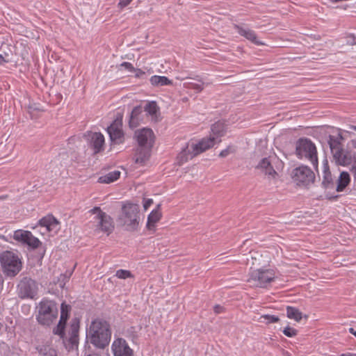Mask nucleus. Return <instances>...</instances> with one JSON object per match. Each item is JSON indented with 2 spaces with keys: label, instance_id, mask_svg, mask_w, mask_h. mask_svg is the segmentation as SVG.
Segmentation results:
<instances>
[{
  "label": "nucleus",
  "instance_id": "obj_36",
  "mask_svg": "<svg viewBox=\"0 0 356 356\" xmlns=\"http://www.w3.org/2000/svg\"><path fill=\"white\" fill-rule=\"evenodd\" d=\"M283 333L288 337H293L296 336L298 331L293 327L287 326L284 329Z\"/></svg>",
  "mask_w": 356,
  "mask_h": 356
},
{
  "label": "nucleus",
  "instance_id": "obj_32",
  "mask_svg": "<svg viewBox=\"0 0 356 356\" xmlns=\"http://www.w3.org/2000/svg\"><path fill=\"white\" fill-rule=\"evenodd\" d=\"M113 224H97L95 230L106 232L108 234L113 231Z\"/></svg>",
  "mask_w": 356,
  "mask_h": 356
},
{
  "label": "nucleus",
  "instance_id": "obj_19",
  "mask_svg": "<svg viewBox=\"0 0 356 356\" xmlns=\"http://www.w3.org/2000/svg\"><path fill=\"white\" fill-rule=\"evenodd\" d=\"M235 28L236 29L238 33L241 35L245 37L246 39L251 41L254 44H255L257 45H264L265 44V43L259 41L257 39V35L254 31L250 30V29H243L238 25H236Z\"/></svg>",
  "mask_w": 356,
  "mask_h": 356
},
{
  "label": "nucleus",
  "instance_id": "obj_49",
  "mask_svg": "<svg viewBox=\"0 0 356 356\" xmlns=\"http://www.w3.org/2000/svg\"><path fill=\"white\" fill-rule=\"evenodd\" d=\"M349 332L353 334L356 337V330H355L353 328L350 327L349 329Z\"/></svg>",
  "mask_w": 356,
  "mask_h": 356
},
{
  "label": "nucleus",
  "instance_id": "obj_12",
  "mask_svg": "<svg viewBox=\"0 0 356 356\" xmlns=\"http://www.w3.org/2000/svg\"><path fill=\"white\" fill-rule=\"evenodd\" d=\"M193 147H195L193 141H189L179 153L177 156V162L179 165H183L198 155L196 149L192 148Z\"/></svg>",
  "mask_w": 356,
  "mask_h": 356
},
{
  "label": "nucleus",
  "instance_id": "obj_4",
  "mask_svg": "<svg viewBox=\"0 0 356 356\" xmlns=\"http://www.w3.org/2000/svg\"><path fill=\"white\" fill-rule=\"evenodd\" d=\"M58 310L56 303L51 300H44L40 303L37 320L43 325H50L56 318Z\"/></svg>",
  "mask_w": 356,
  "mask_h": 356
},
{
  "label": "nucleus",
  "instance_id": "obj_35",
  "mask_svg": "<svg viewBox=\"0 0 356 356\" xmlns=\"http://www.w3.org/2000/svg\"><path fill=\"white\" fill-rule=\"evenodd\" d=\"M115 276L120 279H127L128 277H132L133 275L129 270L120 269L116 271Z\"/></svg>",
  "mask_w": 356,
  "mask_h": 356
},
{
  "label": "nucleus",
  "instance_id": "obj_23",
  "mask_svg": "<svg viewBox=\"0 0 356 356\" xmlns=\"http://www.w3.org/2000/svg\"><path fill=\"white\" fill-rule=\"evenodd\" d=\"M141 113L142 108L140 106H136L131 111L129 120L130 127L135 128L139 125Z\"/></svg>",
  "mask_w": 356,
  "mask_h": 356
},
{
  "label": "nucleus",
  "instance_id": "obj_27",
  "mask_svg": "<svg viewBox=\"0 0 356 356\" xmlns=\"http://www.w3.org/2000/svg\"><path fill=\"white\" fill-rule=\"evenodd\" d=\"M286 316L289 318L294 319L296 321L299 322L302 318V314L298 309L288 306L286 307Z\"/></svg>",
  "mask_w": 356,
  "mask_h": 356
},
{
  "label": "nucleus",
  "instance_id": "obj_5",
  "mask_svg": "<svg viewBox=\"0 0 356 356\" xmlns=\"http://www.w3.org/2000/svg\"><path fill=\"white\" fill-rule=\"evenodd\" d=\"M330 147L333 158L338 165L346 166L351 163L352 154L343 149V145L338 139L331 138Z\"/></svg>",
  "mask_w": 356,
  "mask_h": 356
},
{
  "label": "nucleus",
  "instance_id": "obj_37",
  "mask_svg": "<svg viewBox=\"0 0 356 356\" xmlns=\"http://www.w3.org/2000/svg\"><path fill=\"white\" fill-rule=\"evenodd\" d=\"M38 222H58L56 218L52 214H47L42 218Z\"/></svg>",
  "mask_w": 356,
  "mask_h": 356
},
{
  "label": "nucleus",
  "instance_id": "obj_50",
  "mask_svg": "<svg viewBox=\"0 0 356 356\" xmlns=\"http://www.w3.org/2000/svg\"><path fill=\"white\" fill-rule=\"evenodd\" d=\"M6 62V60L3 56L0 55V65Z\"/></svg>",
  "mask_w": 356,
  "mask_h": 356
},
{
  "label": "nucleus",
  "instance_id": "obj_8",
  "mask_svg": "<svg viewBox=\"0 0 356 356\" xmlns=\"http://www.w3.org/2000/svg\"><path fill=\"white\" fill-rule=\"evenodd\" d=\"M13 237L16 241L22 245H26L32 249L38 248L41 245L39 239L29 231L17 229L14 232Z\"/></svg>",
  "mask_w": 356,
  "mask_h": 356
},
{
  "label": "nucleus",
  "instance_id": "obj_53",
  "mask_svg": "<svg viewBox=\"0 0 356 356\" xmlns=\"http://www.w3.org/2000/svg\"><path fill=\"white\" fill-rule=\"evenodd\" d=\"M350 128L351 129H353V130L356 131V126H355V125H350Z\"/></svg>",
  "mask_w": 356,
  "mask_h": 356
},
{
  "label": "nucleus",
  "instance_id": "obj_17",
  "mask_svg": "<svg viewBox=\"0 0 356 356\" xmlns=\"http://www.w3.org/2000/svg\"><path fill=\"white\" fill-rule=\"evenodd\" d=\"M216 138L214 136H209V137L203 138L197 141H193L197 154H200L207 150L212 148L216 143Z\"/></svg>",
  "mask_w": 356,
  "mask_h": 356
},
{
  "label": "nucleus",
  "instance_id": "obj_20",
  "mask_svg": "<svg viewBox=\"0 0 356 356\" xmlns=\"http://www.w3.org/2000/svg\"><path fill=\"white\" fill-rule=\"evenodd\" d=\"M258 168L270 177L275 178L277 175V172L274 170L268 158H264L261 159L258 165Z\"/></svg>",
  "mask_w": 356,
  "mask_h": 356
},
{
  "label": "nucleus",
  "instance_id": "obj_26",
  "mask_svg": "<svg viewBox=\"0 0 356 356\" xmlns=\"http://www.w3.org/2000/svg\"><path fill=\"white\" fill-rule=\"evenodd\" d=\"M225 133V124L221 122H217L213 124L211 127V136H214L216 138V140L222 136Z\"/></svg>",
  "mask_w": 356,
  "mask_h": 356
},
{
  "label": "nucleus",
  "instance_id": "obj_22",
  "mask_svg": "<svg viewBox=\"0 0 356 356\" xmlns=\"http://www.w3.org/2000/svg\"><path fill=\"white\" fill-rule=\"evenodd\" d=\"M78 331H79V323L74 321L71 325V336L69 339V343L71 346L69 349H73L78 346Z\"/></svg>",
  "mask_w": 356,
  "mask_h": 356
},
{
  "label": "nucleus",
  "instance_id": "obj_3",
  "mask_svg": "<svg viewBox=\"0 0 356 356\" xmlns=\"http://www.w3.org/2000/svg\"><path fill=\"white\" fill-rule=\"evenodd\" d=\"M296 151L298 158L308 160L314 168H317V150L316 145L310 140L300 139L297 143Z\"/></svg>",
  "mask_w": 356,
  "mask_h": 356
},
{
  "label": "nucleus",
  "instance_id": "obj_48",
  "mask_svg": "<svg viewBox=\"0 0 356 356\" xmlns=\"http://www.w3.org/2000/svg\"><path fill=\"white\" fill-rule=\"evenodd\" d=\"M350 143H351L353 147L356 149V139L351 140Z\"/></svg>",
  "mask_w": 356,
  "mask_h": 356
},
{
  "label": "nucleus",
  "instance_id": "obj_44",
  "mask_svg": "<svg viewBox=\"0 0 356 356\" xmlns=\"http://www.w3.org/2000/svg\"><path fill=\"white\" fill-rule=\"evenodd\" d=\"M223 310V307L219 305H217L214 307V312L216 314H220Z\"/></svg>",
  "mask_w": 356,
  "mask_h": 356
},
{
  "label": "nucleus",
  "instance_id": "obj_30",
  "mask_svg": "<svg viewBox=\"0 0 356 356\" xmlns=\"http://www.w3.org/2000/svg\"><path fill=\"white\" fill-rule=\"evenodd\" d=\"M161 218V212L160 206L158 205L155 209H154L148 216L147 222H157Z\"/></svg>",
  "mask_w": 356,
  "mask_h": 356
},
{
  "label": "nucleus",
  "instance_id": "obj_55",
  "mask_svg": "<svg viewBox=\"0 0 356 356\" xmlns=\"http://www.w3.org/2000/svg\"><path fill=\"white\" fill-rule=\"evenodd\" d=\"M5 199V197L4 196H1L0 197V200H4Z\"/></svg>",
  "mask_w": 356,
  "mask_h": 356
},
{
  "label": "nucleus",
  "instance_id": "obj_52",
  "mask_svg": "<svg viewBox=\"0 0 356 356\" xmlns=\"http://www.w3.org/2000/svg\"><path fill=\"white\" fill-rule=\"evenodd\" d=\"M341 356H356V354H355V353H347V354H343Z\"/></svg>",
  "mask_w": 356,
  "mask_h": 356
},
{
  "label": "nucleus",
  "instance_id": "obj_41",
  "mask_svg": "<svg viewBox=\"0 0 356 356\" xmlns=\"http://www.w3.org/2000/svg\"><path fill=\"white\" fill-rule=\"evenodd\" d=\"M153 200L151 198L144 199L143 200V208L145 211H147L152 204Z\"/></svg>",
  "mask_w": 356,
  "mask_h": 356
},
{
  "label": "nucleus",
  "instance_id": "obj_43",
  "mask_svg": "<svg viewBox=\"0 0 356 356\" xmlns=\"http://www.w3.org/2000/svg\"><path fill=\"white\" fill-rule=\"evenodd\" d=\"M131 1L132 0H120L118 6L120 8H123L127 6Z\"/></svg>",
  "mask_w": 356,
  "mask_h": 356
},
{
  "label": "nucleus",
  "instance_id": "obj_6",
  "mask_svg": "<svg viewBox=\"0 0 356 356\" xmlns=\"http://www.w3.org/2000/svg\"><path fill=\"white\" fill-rule=\"evenodd\" d=\"M274 278L275 275L272 270L257 269L250 273L248 282L250 286L266 287Z\"/></svg>",
  "mask_w": 356,
  "mask_h": 356
},
{
  "label": "nucleus",
  "instance_id": "obj_21",
  "mask_svg": "<svg viewBox=\"0 0 356 356\" xmlns=\"http://www.w3.org/2000/svg\"><path fill=\"white\" fill-rule=\"evenodd\" d=\"M350 182V175L347 172H342L340 173L337 180V191L341 192Z\"/></svg>",
  "mask_w": 356,
  "mask_h": 356
},
{
  "label": "nucleus",
  "instance_id": "obj_16",
  "mask_svg": "<svg viewBox=\"0 0 356 356\" xmlns=\"http://www.w3.org/2000/svg\"><path fill=\"white\" fill-rule=\"evenodd\" d=\"M108 133L112 142L116 144L124 143V133L120 124L115 122L108 127Z\"/></svg>",
  "mask_w": 356,
  "mask_h": 356
},
{
  "label": "nucleus",
  "instance_id": "obj_34",
  "mask_svg": "<svg viewBox=\"0 0 356 356\" xmlns=\"http://www.w3.org/2000/svg\"><path fill=\"white\" fill-rule=\"evenodd\" d=\"M184 86L188 89L195 90L197 92H201L204 89L203 84H199L192 82L184 83Z\"/></svg>",
  "mask_w": 356,
  "mask_h": 356
},
{
  "label": "nucleus",
  "instance_id": "obj_9",
  "mask_svg": "<svg viewBox=\"0 0 356 356\" xmlns=\"http://www.w3.org/2000/svg\"><path fill=\"white\" fill-rule=\"evenodd\" d=\"M85 137L88 141L89 147L95 154H99L104 150L105 138L100 132H88Z\"/></svg>",
  "mask_w": 356,
  "mask_h": 356
},
{
  "label": "nucleus",
  "instance_id": "obj_15",
  "mask_svg": "<svg viewBox=\"0 0 356 356\" xmlns=\"http://www.w3.org/2000/svg\"><path fill=\"white\" fill-rule=\"evenodd\" d=\"M152 149V148L138 146L134 155L135 163L144 165L151 157Z\"/></svg>",
  "mask_w": 356,
  "mask_h": 356
},
{
  "label": "nucleus",
  "instance_id": "obj_33",
  "mask_svg": "<svg viewBox=\"0 0 356 356\" xmlns=\"http://www.w3.org/2000/svg\"><path fill=\"white\" fill-rule=\"evenodd\" d=\"M266 323H276L279 321V318L277 316H275L274 315H269V314H265L260 316L259 321L260 322H265Z\"/></svg>",
  "mask_w": 356,
  "mask_h": 356
},
{
  "label": "nucleus",
  "instance_id": "obj_29",
  "mask_svg": "<svg viewBox=\"0 0 356 356\" xmlns=\"http://www.w3.org/2000/svg\"><path fill=\"white\" fill-rule=\"evenodd\" d=\"M88 213L90 215H95V220L98 222H105L106 220V214L103 212L100 207H95L93 209H90Z\"/></svg>",
  "mask_w": 356,
  "mask_h": 356
},
{
  "label": "nucleus",
  "instance_id": "obj_31",
  "mask_svg": "<svg viewBox=\"0 0 356 356\" xmlns=\"http://www.w3.org/2000/svg\"><path fill=\"white\" fill-rule=\"evenodd\" d=\"M145 111L152 116H156L159 107L155 102H149L145 107Z\"/></svg>",
  "mask_w": 356,
  "mask_h": 356
},
{
  "label": "nucleus",
  "instance_id": "obj_39",
  "mask_svg": "<svg viewBox=\"0 0 356 356\" xmlns=\"http://www.w3.org/2000/svg\"><path fill=\"white\" fill-rule=\"evenodd\" d=\"M121 67H124L125 70H128L129 72H134L135 70V67L134 65L129 63V62H123L120 65Z\"/></svg>",
  "mask_w": 356,
  "mask_h": 356
},
{
  "label": "nucleus",
  "instance_id": "obj_10",
  "mask_svg": "<svg viewBox=\"0 0 356 356\" xmlns=\"http://www.w3.org/2000/svg\"><path fill=\"white\" fill-rule=\"evenodd\" d=\"M18 293L20 298H33L37 292L36 282L28 277H24L18 284Z\"/></svg>",
  "mask_w": 356,
  "mask_h": 356
},
{
  "label": "nucleus",
  "instance_id": "obj_13",
  "mask_svg": "<svg viewBox=\"0 0 356 356\" xmlns=\"http://www.w3.org/2000/svg\"><path fill=\"white\" fill-rule=\"evenodd\" d=\"M112 350L114 356H133V350L122 338H118L113 341Z\"/></svg>",
  "mask_w": 356,
  "mask_h": 356
},
{
  "label": "nucleus",
  "instance_id": "obj_40",
  "mask_svg": "<svg viewBox=\"0 0 356 356\" xmlns=\"http://www.w3.org/2000/svg\"><path fill=\"white\" fill-rule=\"evenodd\" d=\"M122 225L124 227V229L127 231H134L137 229V226L138 224H122Z\"/></svg>",
  "mask_w": 356,
  "mask_h": 356
},
{
  "label": "nucleus",
  "instance_id": "obj_51",
  "mask_svg": "<svg viewBox=\"0 0 356 356\" xmlns=\"http://www.w3.org/2000/svg\"><path fill=\"white\" fill-rule=\"evenodd\" d=\"M3 283V279L2 275L0 274V289H1V288H2Z\"/></svg>",
  "mask_w": 356,
  "mask_h": 356
},
{
  "label": "nucleus",
  "instance_id": "obj_54",
  "mask_svg": "<svg viewBox=\"0 0 356 356\" xmlns=\"http://www.w3.org/2000/svg\"><path fill=\"white\" fill-rule=\"evenodd\" d=\"M339 137L340 138V139H343V137L341 134H339Z\"/></svg>",
  "mask_w": 356,
  "mask_h": 356
},
{
  "label": "nucleus",
  "instance_id": "obj_14",
  "mask_svg": "<svg viewBox=\"0 0 356 356\" xmlns=\"http://www.w3.org/2000/svg\"><path fill=\"white\" fill-rule=\"evenodd\" d=\"M71 309L70 305L63 302L60 306V318L57 327L54 329V332L56 334L63 337L64 334V328L66 322L69 318V312Z\"/></svg>",
  "mask_w": 356,
  "mask_h": 356
},
{
  "label": "nucleus",
  "instance_id": "obj_24",
  "mask_svg": "<svg viewBox=\"0 0 356 356\" xmlns=\"http://www.w3.org/2000/svg\"><path fill=\"white\" fill-rule=\"evenodd\" d=\"M120 172L114 170L98 178V182L101 184H111L118 180L120 177Z\"/></svg>",
  "mask_w": 356,
  "mask_h": 356
},
{
  "label": "nucleus",
  "instance_id": "obj_46",
  "mask_svg": "<svg viewBox=\"0 0 356 356\" xmlns=\"http://www.w3.org/2000/svg\"><path fill=\"white\" fill-rule=\"evenodd\" d=\"M145 227L149 231H154L156 224H146Z\"/></svg>",
  "mask_w": 356,
  "mask_h": 356
},
{
  "label": "nucleus",
  "instance_id": "obj_45",
  "mask_svg": "<svg viewBox=\"0 0 356 356\" xmlns=\"http://www.w3.org/2000/svg\"><path fill=\"white\" fill-rule=\"evenodd\" d=\"M40 225L42 226H44L46 227V229L49 231H50L52 228V227L55 226V225H57L58 224H51V223H49V224H40Z\"/></svg>",
  "mask_w": 356,
  "mask_h": 356
},
{
  "label": "nucleus",
  "instance_id": "obj_42",
  "mask_svg": "<svg viewBox=\"0 0 356 356\" xmlns=\"http://www.w3.org/2000/svg\"><path fill=\"white\" fill-rule=\"evenodd\" d=\"M134 72L135 73L134 76L137 79L143 78L145 75V71L139 68H135Z\"/></svg>",
  "mask_w": 356,
  "mask_h": 356
},
{
  "label": "nucleus",
  "instance_id": "obj_11",
  "mask_svg": "<svg viewBox=\"0 0 356 356\" xmlns=\"http://www.w3.org/2000/svg\"><path fill=\"white\" fill-rule=\"evenodd\" d=\"M138 146L152 148L155 142V135L149 128H143L135 132Z\"/></svg>",
  "mask_w": 356,
  "mask_h": 356
},
{
  "label": "nucleus",
  "instance_id": "obj_25",
  "mask_svg": "<svg viewBox=\"0 0 356 356\" xmlns=\"http://www.w3.org/2000/svg\"><path fill=\"white\" fill-rule=\"evenodd\" d=\"M150 83L154 86H170L172 81L165 76L154 75L149 79Z\"/></svg>",
  "mask_w": 356,
  "mask_h": 356
},
{
  "label": "nucleus",
  "instance_id": "obj_28",
  "mask_svg": "<svg viewBox=\"0 0 356 356\" xmlns=\"http://www.w3.org/2000/svg\"><path fill=\"white\" fill-rule=\"evenodd\" d=\"M39 356H57L56 350L48 345H40L36 347Z\"/></svg>",
  "mask_w": 356,
  "mask_h": 356
},
{
  "label": "nucleus",
  "instance_id": "obj_18",
  "mask_svg": "<svg viewBox=\"0 0 356 356\" xmlns=\"http://www.w3.org/2000/svg\"><path fill=\"white\" fill-rule=\"evenodd\" d=\"M122 214L127 218L131 222H137V214L138 213V206L136 204L125 202L122 207Z\"/></svg>",
  "mask_w": 356,
  "mask_h": 356
},
{
  "label": "nucleus",
  "instance_id": "obj_2",
  "mask_svg": "<svg viewBox=\"0 0 356 356\" xmlns=\"http://www.w3.org/2000/svg\"><path fill=\"white\" fill-rule=\"evenodd\" d=\"M3 273L8 277L16 276L22 268V263L18 255L11 251H5L0 256Z\"/></svg>",
  "mask_w": 356,
  "mask_h": 356
},
{
  "label": "nucleus",
  "instance_id": "obj_47",
  "mask_svg": "<svg viewBox=\"0 0 356 356\" xmlns=\"http://www.w3.org/2000/svg\"><path fill=\"white\" fill-rule=\"evenodd\" d=\"M351 171L354 174L355 178H356V163L353 164L351 168Z\"/></svg>",
  "mask_w": 356,
  "mask_h": 356
},
{
  "label": "nucleus",
  "instance_id": "obj_38",
  "mask_svg": "<svg viewBox=\"0 0 356 356\" xmlns=\"http://www.w3.org/2000/svg\"><path fill=\"white\" fill-rule=\"evenodd\" d=\"M235 152V148L233 146H228L226 149L222 150L220 152L219 156L220 157H226L229 154L234 153Z\"/></svg>",
  "mask_w": 356,
  "mask_h": 356
},
{
  "label": "nucleus",
  "instance_id": "obj_1",
  "mask_svg": "<svg viewBox=\"0 0 356 356\" xmlns=\"http://www.w3.org/2000/svg\"><path fill=\"white\" fill-rule=\"evenodd\" d=\"M86 338L96 348L104 349L109 344L111 338L109 323L103 319H95L87 329Z\"/></svg>",
  "mask_w": 356,
  "mask_h": 356
},
{
  "label": "nucleus",
  "instance_id": "obj_7",
  "mask_svg": "<svg viewBox=\"0 0 356 356\" xmlns=\"http://www.w3.org/2000/svg\"><path fill=\"white\" fill-rule=\"evenodd\" d=\"M292 179L298 185L307 186L314 182L315 175L309 167L302 165L293 170Z\"/></svg>",
  "mask_w": 356,
  "mask_h": 356
}]
</instances>
